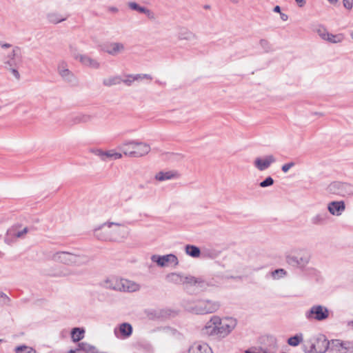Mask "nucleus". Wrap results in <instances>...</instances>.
Wrapping results in <instances>:
<instances>
[{"label": "nucleus", "instance_id": "41", "mask_svg": "<svg viewBox=\"0 0 353 353\" xmlns=\"http://www.w3.org/2000/svg\"><path fill=\"white\" fill-rule=\"evenodd\" d=\"M272 276L275 279L282 277L286 274V271L283 269H277L272 272Z\"/></svg>", "mask_w": 353, "mask_h": 353}, {"label": "nucleus", "instance_id": "54", "mask_svg": "<svg viewBox=\"0 0 353 353\" xmlns=\"http://www.w3.org/2000/svg\"><path fill=\"white\" fill-rule=\"evenodd\" d=\"M4 108H5L4 106L0 105V112H2L4 109Z\"/></svg>", "mask_w": 353, "mask_h": 353}, {"label": "nucleus", "instance_id": "46", "mask_svg": "<svg viewBox=\"0 0 353 353\" xmlns=\"http://www.w3.org/2000/svg\"><path fill=\"white\" fill-rule=\"evenodd\" d=\"M28 232V228H23L22 230L21 231H19L14 234H13V235L16 237V238H21L22 237L24 234H26V233Z\"/></svg>", "mask_w": 353, "mask_h": 353}, {"label": "nucleus", "instance_id": "7", "mask_svg": "<svg viewBox=\"0 0 353 353\" xmlns=\"http://www.w3.org/2000/svg\"><path fill=\"white\" fill-rule=\"evenodd\" d=\"M215 323L216 324L217 336L224 338L228 336L236 327L237 321L232 317H224L221 319L219 316H216Z\"/></svg>", "mask_w": 353, "mask_h": 353}, {"label": "nucleus", "instance_id": "21", "mask_svg": "<svg viewBox=\"0 0 353 353\" xmlns=\"http://www.w3.org/2000/svg\"><path fill=\"white\" fill-rule=\"evenodd\" d=\"M93 116L87 113H77L71 116L70 120L73 125L90 122Z\"/></svg>", "mask_w": 353, "mask_h": 353}, {"label": "nucleus", "instance_id": "19", "mask_svg": "<svg viewBox=\"0 0 353 353\" xmlns=\"http://www.w3.org/2000/svg\"><path fill=\"white\" fill-rule=\"evenodd\" d=\"M95 154L100 157L102 161H107L108 159H120L122 158V154L116 152L114 150H110L107 151H103L101 150H97L95 152Z\"/></svg>", "mask_w": 353, "mask_h": 353}, {"label": "nucleus", "instance_id": "48", "mask_svg": "<svg viewBox=\"0 0 353 353\" xmlns=\"http://www.w3.org/2000/svg\"><path fill=\"white\" fill-rule=\"evenodd\" d=\"M281 19L285 21L288 19V16L286 14L281 13Z\"/></svg>", "mask_w": 353, "mask_h": 353}, {"label": "nucleus", "instance_id": "39", "mask_svg": "<svg viewBox=\"0 0 353 353\" xmlns=\"http://www.w3.org/2000/svg\"><path fill=\"white\" fill-rule=\"evenodd\" d=\"M259 45L265 52H268L271 50V46L269 41L266 39H261Z\"/></svg>", "mask_w": 353, "mask_h": 353}, {"label": "nucleus", "instance_id": "11", "mask_svg": "<svg viewBox=\"0 0 353 353\" xmlns=\"http://www.w3.org/2000/svg\"><path fill=\"white\" fill-rule=\"evenodd\" d=\"M330 192L341 196H347L353 194V186L347 183L334 181L328 186Z\"/></svg>", "mask_w": 353, "mask_h": 353}, {"label": "nucleus", "instance_id": "52", "mask_svg": "<svg viewBox=\"0 0 353 353\" xmlns=\"http://www.w3.org/2000/svg\"><path fill=\"white\" fill-rule=\"evenodd\" d=\"M332 4H336L338 2V0H327Z\"/></svg>", "mask_w": 353, "mask_h": 353}, {"label": "nucleus", "instance_id": "2", "mask_svg": "<svg viewBox=\"0 0 353 353\" xmlns=\"http://www.w3.org/2000/svg\"><path fill=\"white\" fill-rule=\"evenodd\" d=\"M100 285L103 288L120 292H133L138 291L140 286L138 283L114 276H110L100 283Z\"/></svg>", "mask_w": 353, "mask_h": 353}, {"label": "nucleus", "instance_id": "15", "mask_svg": "<svg viewBox=\"0 0 353 353\" xmlns=\"http://www.w3.org/2000/svg\"><path fill=\"white\" fill-rule=\"evenodd\" d=\"M276 161L275 157L272 155H267L263 157H257L254 161V167L259 171H263L270 167Z\"/></svg>", "mask_w": 353, "mask_h": 353}, {"label": "nucleus", "instance_id": "8", "mask_svg": "<svg viewBox=\"0 0 353 353\" xmlns=\"http://www.w3.org/2000/svg\"><path fill=\"white\" fill-rule=\"evenodd\" d=\"M310 254L306 250H301L297 255L288 254L285 256L288 265L303 270L310 261Z\"/></svg>", "mask_w": 353, "mask_h": 353}, {"label": "nucleus", "instance_id": "24", "mask_svg": "<svg viewBox=\"0 0 353 353\" xmlns=\"http://www.w3.org/2000/svg\"><path fill=\"white\" fill-rule=\"evenodd\" d=\"M216 319V315L212 316L204 326L203 330L208 335L217 336L216 324L215 323Z\"/></svg>", "mask_w": 353, "mask_h": 353}, {"label": "nucleus", "instance_id": "28", "mask_svg": "<svg viewBox=\"0 0 353 353\" xmlns=\"http://www.w3.org/2000/svg\"><path fill=\"white\" fill-rule=\"evenodd\" d=\"M119 332L123 338H128L132 333V327L130 323H123L119 325Z\"/></svg>", "mask_w": 353, "mask_h": 353}, {"label": "nucleus", "instance_id": "43", "mask_svg": "<svg viewBox=\"0 0 353 353\" xmlns=\"http://www.w3.org/2000/svg\"><path fill=\"white\" fill-rule=\"evenodd\" d=\"M295 165V163L294 162H290V163H285L284 165H282L281 167V170L283 172L286 173L289 171V170L290 168H292V167H294Z\"/></svg>", "mask_w": 353, "mask_h": 353}, {"label": "nucleus", "instance_id": "4", "mask_svg": "<svg viewBox=\"0 0 353 353\" xmlns=\"http://www.w3.org/2000/svg\"><path fill=\"white\" fill-rule=\"evenodd\" d=\"M218 301L209 299H200L194 301L188 307L190 312L196 314H208L216 312L220 308Z\"/></svg>", "mask_w": 353, "mask_h": 353}, {"label": "nucleus", "instance_id": "34", "mask_svg": "<svg viewBox=\"0 0 353 353\" xmlns=\"http://www.w3.org/2000/svg\"><path fill=\"white\" fill-rule=\"evenodd\" d=\"M303 341L302 334H296L288 339V343L291 346H297Z\"/></svg>", "mask_w": 353, "mask_h": 353}, {"label": "nucleus", "instance_id": "58", "mask_svg": "<svg viewBox=\"0 0 353 353\" xmlns=\"http://www.w3.org/2000/svg\"><path fill=\"white\" fill-rule=\"evenodd\" d=\"M5 241H6V243H8V237H6V238Z\"/></svg>", "mask_w": 353, "mask_h": 353}, {"label": "nucleus", "instance_id": "20", "mask_svg": "<svg viewBox=\"0 0 353 353\" xmlns=\"http://www.w3.org/2000/svg\"><path fill=\"white\" fill-rule=\"evenodd\" d=\"M103 50L110 55L117 56L125 50V46L122 43L112 42L108 44Z\"/></svg>", "mask_w": 353, "mask_h": 353}, {"label": "nucleus", "instance_id": "50", "mask_svg": "<svg viewBox=\"0 0 353 353\" xmlns=\"http://www.w3.org/2000/svg\"><path fill=\"white\" fill-rule=\"evenodd\" d=\"M274 12H280V14L281 13V8L279 6H276L274 8Z\"/></svg>", "mask_w": 353, "mask_h": 353}, {"label": "nucleus", "instance_id": "16", "mask_svg": "<svg viewBox=\"0 0 353 353\" xmlns=\"http://www.w3.org/2000/svg\"><path fill=\"white\" fill-rule=\"evenodd\" d=\"M74 58L85 67L92 69H99L100 68V63L87 54H78Z\"/></svg>", "mask_w": 353, "mask_h": 353}, {"label": "nucleus", "instance_id": "38", "mask_svg": "<svg viewBox=\"0 0 353 353\" xmlns=\"http://www.w3.org/2000/svg\"><path fill=\"white\" fill-rule=\"evenodd\" d=\"M134 81H141L144 79L148 80L150 81L152 80V76L148 74H134Z\"/></svg>", "mask_w": 353, "mask_h": 353}, {"label": "nucleus", "instance_id": "14", "mask_svg": "<svg viewBox=\"0 0 353 353\" xmlns=\"http://www.w3.org/2000/svg\"><path fill=\"white\" fill-rule=\"evenodd\" d=\"M317 33L322 39L331 43H341L345 39V36L343 33L333 34L327 32L324 28L318 29Z\"/></svg>", "mask_w": 353, "mask_h": 353}, {"label": "nucleus", "instance_id": "27", "mask_svg": "<svg viewBox=\"0 0 353 353\" xmlns=\"http://www.w3.org/2000/svg\"><path fill=\"white\" fill-rule=\"evenodd\" d=\"M328 220V215L326 212H320L314 216L311 221L314 225H323L327 223Z\"/></svg>", "mask_w": 353, "mask_h": 353}, {"label": "nucleus", "instance_id": "47", "mask_svg": "<svg viewBox=\"0 0 353 353\" xmlns=\"http://www.w3.org/2000/svg\"><path fill=\"white\" fill-rule=\"evenodd\" d=\"M299 7H303L305 4V0H295Z\"/></svg>", "mask_w": 353, "mask_h": 353}, {"label": "nucleus", "instance_id": "55", "mask_svg": "<svg viewBox=\"0 0 353 353\" xmlns=\"http://www.w3.org/2000/svg\"><path fill=\"white\" fill-rule=\"evenodd\" d=\"M114 334H115V335H116L117 337H119V336H118V334H117V329H115V330H114Z\"/></svg>", "mask_w": 353, "mask_h": 353}, {"label": "nucleus", "instance_id": "13", "mask_svg": "<svg viewBox=\"0 0 353 353\" xmlns=\"http://www.w3.org/2000/svg\"><path fill=\"white\" fill-rule=\"evenodd\" d=\"M21 62V49L18 47H14L12 51L5 57L3 61L6 67H17Z\"/></svg>", "mask_w": 353, "mask_h": 353}, {"label": "nucleus", "instance_id": "59", "mask_svg": "<svg viewBox=\"0 0 353 353\" xmlns=\"http://www.w3.org/2000/svg\"><path fill=\"white\" fill-rule=\"evenodd\" d=\"M68 274V273H65V274H63V276H66Z\"/></svg>", "mask_w": 353, "mask_h": 353}, {"label": "nucleus", "instance_id": "9", "mask_svg": "<svg viewBox=\"0 0 353 353\" xmlns=\"http://www.w3.org/2000/svg\"><path fill=\"white\" fill-rule=\"evenodd\" d=\"M165 279L168 283L176 285L190 284L193 285H198L202 287L201 284L203 283V281L197 278L190 276H184L183 274L176 272H172L166 275Z\"/></svg>", "mask_w": 353, "mask_h": 353}, {"label": "nucleus", "instance_id": "22", "mask_svg": "<svg viewBox=\"0 0 353 353\" xmlns=\"http://www.w3.org/2000/svg\"><path fill=\"white\" fill-rule=\"evenodd\" d=\"M188 353H213L211 347L205 343H195L189 348Z\"/></svg>", "mask_w": 353, "mask_h": 353}, {"label": "nucleus", "instance_id": "31", "mask_svg": "<svg viewBox=\"0 0 353 353\" xmlns=\"http://www.w3.org/2000/svg\"><path fill=\"white\" fill-rule=\"evenodd\" d=\"M78 347L79 350L83 353H99L98 350L94 346L86 343H79Z\"/></svg>", "mask_w": 353, "mask_h": 353}, {"label": "nucleus", "instance_id": "53", "mask_svg": "<svg viewBox=\"0 0 353 353\" xmlns=\"http://www.w3.org/2000/svg\"><path fill=\"white\" fill-rule=\"evenodd\" d=\"M233 3H237L239 0H230Z\"/></svg>", "mask_w": 353, "mask_h": 353}, {"label": "nucleus", "instance_id": "33", "mask_svg": "<svg viewBox=\"0 0 353 353\" xmlns=\"http://www.w3.org/2000/svg\"><path fill=\"white\" fill-rule=\"evenodd\" d=\"M128 6H129V8H131L132 10H137V12H139L140 13H144V14H149V13H150V10L148 9H147L145 7L140 6L139 4H137L135 2H130V3H129Z\"/></svg>", "mask_w": 353, "mask_h": 353}, {"label": "nucleus", "instance_id": "25", "mask_svg": "<svg viewBox=\"0 0 353 353\" xmlns=\"http://www.w3.org/2000/svg\"><path fill=\"white\" fill-rule=\"evenodd\" d=\"M178 38L181 40L192 41L196 39V36L188 29L181 28L178 32Z\"/></svg>", "mask_w": 353, "mask_h": 353}, {"label": "nucleus", "instance_id": "32", "mask_svg": "<svg viewBox=\"0 0 353 353\" xmlns=\"http://www.w3.org/2000/svg\"><path fill=\"white\" fill-rule=\"evenodd\" d=\"M84 330L79 327L73 328L71 332V336L74 341H79L84 336Z\"/></svg>", "mask_w": 353, "mask_h": 353}, {"label": "nucleus", "instance_id": "12", "mask_svg": "<svg viewBox=\"0 0 353 353\" xmlns=\"http://www.w3.org/2000/svg\"><path fill=\"white\" fill-rule=\"evenodd\" d=\"M151 260L160 267H165L168 265L176 266L179 264L177 257L173 254L163 256L154 254L151 256Z\"/></svg>", "mask_w": 353, "mask_h": 353}, {"label": "nucleus", "instance_id": "26", "mask_svg": "<svg viewBox=\"0 0 353 353\" xmlns=\"http://www.w3.org/2000/svg\"><path fill=\"white\" fill-rule=\"evenodd\" d=\"M333 346L336 353H347L350 347V343L336 340L333 342Z\"/></svg>", "mask_w": 353, "mask_h": 353}, {"label": "nucleus", "instance_id": "30", "mask_svg": "<svg viewBox=\"0 0 353 353\" xmlns=\"http://www.w3.org/2000/svg\"><path fill=\"white\" fill-rule=\"evenodd\" d=\"M185 252L186 254L194 258L199 257L201 254L200 249L198 247L192 245H186L185 247Z\"/></svg>", "mask_w": 353, "mask_h": 353}, {"label": "nucleus", "instance_id": "29", "mask_svg": "<svg viewBox=\"0 0 353 353\" xmlns=\"http://www.w3.org/2000/svg\"><path fill=\"white\" fill-rule=\"evenodd\" d=\"M122 81V78L120 76H111L103 79V84L105 86H112L120 84Z\"/></svg>", "mask_w": 353, "mask_h": 353}, {"label": "nucleus", "instance_id": "56", "mask_svg": "<svg viewBox=\"0 0 353 353\" xmlns=\"http://www.w3.org/2000/svg\"><path fill=\"white\" fill-rule=\"evenodd\" d=\"M350 36H351L352 39H353V30L351 32Z\"/></svg>", "mask_w": 353, "mask_h": 353}, {"label": "nucleus", "instance_id": "51", "mask_svg": "<svg viewBox=\"0 0 353 353\" xmlns=\"http://www.w3.org/2000/svg\"><path fill=\"white\" fill-rule=\"evenodd\" d=\"M1 46L3 48H10L11 46V45L9 43H1Z\"/></svg>", "mask_w": 353, "mask_h": 353}, {"label": "nucleus", "instance_id": "5", "mask_svg": "<svg viewBox=\"0 0 353 353\" xmlns=\"http://www.w3.org/2000/svg\"><path fill=\"white\" fill-rule=\"evenodd\" d=\"M328 348V341L323 335L314 336L305 342L306 353H324Z\"/></svg>", "mask_w": 353, "mask_h": 353}, {"label": "nucleus", "instance_id": "57", "mask_svg": "<svg viewBox=\"0 0 353 353\" xmlns=\"http://www.w3.org/2000/svg\"><path fill=\"white\" fill-rule=\"evenodd\" d=\"M11 233H12V231H11V230H9V231L8 232L7 235L8 236V235H9L10 234H11Z\"/></svg>", "mask_w": 353, "mask_h": 353}, {"label": "nucleus", "instance_id": "45", "mask_svg": "<svg viewBox=\"0 0 353 353\" xmlns=\"http://www.w3.org/2000/svg\"><path fill=\"white\" fill-rule=\"evenodd\" d=\"M343 5L345 8L350 10L353 7V0H343Z\"/></svg>", "mask_w": 353, "mask_h": 353}, {"label": "nucleus", "instance_id": "10", "mask_svg": "<svg viewBox=\"0 0 353 353\" xmlns=\"http://www.w3.org/2000/svg\"><path fill=\"white\" fill-rule=\"evenodd\" d=\"M329 316V311L327 307L320 305H313L305 313V316L308 321H321L326 319Z\"/></svg>", "mask_w": 353, "mask_h": 353}, {"label": "nucleus", "instance_id": "44", "mask_svg": "<svg viewBox=\"0 0 353 353\" xmlns=\"http://www.w3.org/2000/svg\"><path fill=\"white\" fill-rule=\"evenodd\" d=\"M8 70H10L11 71V73L12 74V75L17 79H20V74L18 72V70H17V67H6Z\"/></svg>", "mask_w": 353, "mask_h": 353}, {"label": "nucleus", "instance_id": "23", "mask_svg": "<svg viewBox=\"0 0 353 353\" xmlns=\"http://www.w3.org/2000/svg\"><path fill=\"white\" fill-rule=\"evenodd\" d=\"M179 177V174L176 171H161L156 174L154 179L159 181H164L167 180H171Z\"/></svg>", "mask_w": 353, "mask_h": 353}, {"label": "nucleus", "instance_id": "37", "mask_svg": "<svg viewBox=\"0 0 353 353\" xmlns=\"http://www.w3.org/2000/svg\"><path fill=\"white\" fill-rule=\"evenodd\" d=\"M134 81V74H125L122 79L121 83H123L128 86H130Z\"/></svg>", "mask_w": 353, "mask_h": 353}, {"label": "nucleus", "instance_id": "40", "mask_svg": "<svg viewBox=\"0 0 353 353\" xmlns=\"http://www.w3.org/2000/svg\"><path fill=\"white\" fill-rule=\"evenodd\" d=\"M274 183V179L271 176L267 177L265 180L259 183L260 187L266 188L272 185Z\"/></svg>", "mask_w": 353, "mask_h": 353}, {"label": "nucleus", "instance_id": "42", "mask_svg": "<svg viewBox=\"0 0 353 353\" xmlns=\"http://www.w3.org/2000/svg\"><path fill=\"white\" fill-rule=\"evenodd\" d=\"M10 302L9 297L3 292H0V305H8Z\"/></svg>", "mask_w": 353, "mask_h": 353}, {"label": "nucleus", "instance_id": "3", "mask_svg": "<svg viewBox=\"0 0 353 353\" xmlns=\"http://www.w3.org/2000/svg\"><path fill=\"white\" fill-rule=\"evenodd\" d=\"M118 148L124 155L134 158L145 156L151 150L149 144L134 140L125 141L119 145Z\"/></svg>", "mask_w": 353, "mask_h": 353}, {"label": "nucleus", "instance_id": "1", "mask_svg": "<svg viewBox=\"0 0 353 353\" xmlns=\"http://www.w3.org/2000/svg\"><path fill=\"white\" fill-rule=\"evenodd\" d=\"M129 234L123 223L106 221L94 230V236L101 241H119Z\"/></svg>", "mask_w": 353, "mask_h": 353}, {"label": "nucleus", "instance_id": "6", "mask_svg": "<svg viewBox=\"0 0 353 353\" xmlns=\"http://www.w3.org/2000/svg\"><path fill=\"white\" fill-rule=\"evenodd\" d=\"M52 259L66 265H77L84 263L86 258L84 255L76 254L68 252H57L52 254Z\"/></svg>", "mask_w": 353, "mask_h": 353}, {"label": "nucleus", "instance_id": "36", "mask_svg": "<svg viewBox=\"0 0 353 353\" xmlns=\"http://www.w3.org/2000/svg\"><path fill=\"white\" fill-rule=\"evenodd\" d=\"M48 19L52 23H59L65 20V18L61 17L58 14L50 13L48 14Z\"/></svg>", "mask_w": 353, "mask_h": 353}, {"label": "nucleus", "instance_id": "18", "mask_svg": "<svg viewBox=\"0 0 353 353\" xmlns=\"http://www.w3.org/2000/svg\"><path fill=\"white\" fill-rule=\"evenodd\" d=\"M345 209V204L343 201H331L327 205L329 212L334 216H340Z\"/></svg>", "mask_w": 353, "mask_h": 353}, {"label": "nucleus", "instance_id": "35", "mask_svg": "<svg viewBox=\"0 0 353 353\" xmlns=\"http://www.w3.org/2000/svg\"><path fill=\"white\" fill-rule=\"evenodd\" d=\"M16 353H37V351L31 347L26 345H20L15 347Z\"/></svg>", "mask_w": 353, "mask_h": 353}, {"label": "nucleus", "instance_id": "49", "mask_svg": "<svg viewBox=\"0 0 353 353\" xmlns=\"http://www.w3.org/2000/svg\"><path fill=\"white\" fill-rule=\"evenodd\" d=\"M108 10H109V11L112 12H118V9L116 7H110L108 8Z\"/></svg>", "mask_w": 353, "mask_h": 353}, {"label": "nucleus", "instance_id": "17", "mask_svg": "<svg viewBox=\"0 0 353 353\" xmlns=\"http://www.w3.org/2000/svg\"><path fill=\"white\" fill-rule=\"evenodd\" d=\"M59 74L64 81L68 82L73 81L74 76L73 73L68 69V64L65 61H61L57 66Z\"/></svg>", "mask_w": 353, "mask_h": 353}]
</instances>
